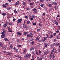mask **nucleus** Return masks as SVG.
<instances>
[{
    "mask_svg": "<svg viewBox=\"0 0 60 60\" xmlns=\"http://www.w3.org/2000/svg\"><path fill=\"white\" fill-rule=\"evenodd\" d=\"M22 19H18L17 21V22L18 23H19L20 24L22 21Z\"/></svg>",
    "mask_w": 60,
    "mask_h": 60,
    "instance_id": "obj_1",
    "label": "nucleus"
},
{
    "mask_svg": "<svg viewBox=\"0 0 60 60\" xmlns=\"http://www.w3.org/2000/svg\"><path fill=\"white\" fill-rule=\"evenodd\" d=\"M31 56V54L30 53L27 54H26V56L28 58H30V56Z\"/></svg>",
    "mask_w": 60,
    "mask_h": 60,
    "instance_id": "obj_2",
    "label": "nucleus"
},
{
    "mask_svg": "<svg viewBox=\"0 0 60 60\" xmlns=\"http://www.w3.org/2000/svg\"><path fill=\"white\" fill-rule=\"evenodd\" d=\"M52 5H56L57 4L56 2H55V1H53L52 3Z\"/></svg>",
    "mask_w": 60,
    "mask_h": 60,
    "instance_id": "obj_3",
    "label": "nucleus"
},
{
    "mask_svg": "<svg viewBox=\"0 0 60 60\" xmlns=\"http://www.w3.org/2000/svg\"><path fill=\"white\" fill-rule=\"evenodd\" d=\"M50 37H49V36L48 37H46V38H47V39H51L53 37V35L52 34V35H51L50 36Z\"/></svg>",
    "mask_w": 60,
    "mask_h": 60,
    "instance_id": "obj_4",
    "label": "nucleus"
},
{
    "mask_svg": "<svg viewBox=\"0 0 60 60\" xmlns=\"http://www.w3.org/2000/svg\"><path fill=\"white\" fill-rule=\"evenodd\" d=\"M33 11H34V13H36L37 12V9L35 8H34L33 9Z\"/></svg>",
    "mask_w": 60,
    "mask_h": 60,
    "instance_id": "obj_5",
    "label": "nucleus"
},
{
    "mask_svg": "<svg viewBox=\"0 0 60 60\" xmlns=\"http://www.w3.org/2000/svg\"><path fill=\"white\" fill-rule=\"evenodd\" d=\"M44 39L42 40H41V41L42 42V41L43 42H44L45 41V40H46V38L45 37H44Z\"/></svg>",
    "mask_w": 60,
    "mask_h": 60,
    "instance_id": "obj_6",
    "label": "nucleus"
},
{
    "mask_svg": "<svg viewBox=\"0 0 60 60\" xmlns=\"http://www.w3.org/2000/svg\"><path fill=\"white\" fill-rule=\"evenodd\" d=\"M5 37H6V35L5 34L1 35V37L2 38H4Z\"/></svg>",
    "mask_w": 60,
    "mask_h": 60,
    "instance_id": "obj_7",
    "label": "nucleus"
},
{
    "mask_svg": "<svg viewBox=\"0 0 60 60\" xmlns=\"http://www.w3.org/2000/svg\"><path fill=\"white\" fill-rule=\"evenodd\" d=\"M30 37L31 38H33V36H34V35H33V34L32 33H30Z\"/></svg>",
    "mask_w": 60,
    "mask_h": 60,
    "instance_id": "obj_8",
    "label": "nucleus"
},
{
    "mask_svg": "<svg viewBox=\"0 0 60 60\" xmlns=\"http://www.w3.org/2000/svg\"><path fill=\"white\" fill-rule=\"evenodd\" d=\"M19 2L18 1L16 2L15 5H17H17H19Z\"/></svg>",
    "mask_w": 60,
    "mask_h": 60,
    "instance_id": "obj_9",
    "label": "nucleus"
},
{
    "mask_svg": "<svg viewBox=\"0 0 60 60\" xmlns=\"http://www.w3.org/2000/svg\"><path fill=\"white\" fill-rule=\"evenodd\" d=\"M26 49H24L23 50L22 52L24 54L26 53Z\"/></svg>",
    "mask_w": 60,
    "mask_h": 60,
    "instance_id": "obj_10",
    "label": "nucleus"
},
{
    "mask_svg": "<svg viewBox=\"0 0 60 60\" xmlns=\"http://www.w3.org/2000/svg\"><path fill=\"white\" fill-rule=\"evenodd\" d=\"M32 58H33V57L35 55V53H34V52H32Z\"/></svg>",
    "mask_w": 60,
    "mask_h": 60,
    "instance_id": "obj_11",
    "label": "nucleus"
},
{
    "mask_svg": "<svg viewBox=\"0 0 60 60\" xmlns=\"http://www.w3.org/2000/svg\"><path fill=\"white\" fill-rule=\"evenodd\" d=\"M23 26L24 28H25L26 29H27L28 27L26 25H25V24H23Z\"/></svg>",
    "mask_w": 60,
    "mask_h": 60,
    "instance_id": "obj_12",
    "label": "nucleus"
},
{
    "mask_svg": "<svg viewBox=\"0 0 60 60\" xmlns=\"http://www.w3.org/2000/svg\"><path fill=\"white\" fill-rule=\"evenodd\" d=\"M11 55V53L10 52H7V54H6V55H8V56H10Z\"/></svg>",
    "mask_w": 60,
    "mask_h": 60,
    "instance_id": "obj_13",
    "label": "nucleus"
},
{
    "mask_svg": "<svg viewBox=\"0 0 60 60\" xmlns=\"http://www.w3.org/2000/svg\"><path fill=\"white\" fill-rule=\"evenodd\" d=\"M4 40L6 41H9V40L7 38H4Z\"/></svg>",
    "mask_w": 60,
    "mask_h": 60,
    "instance_id": "obj_14",
    "label": "nucleus"
},
{
    "mask_svg": "<svg viewBox=\"0 0 60 60\" xmlns=\"http://www.w3.org/2000/svg\"><path fill=\"white\" fill-rule=\"evenodd\" d=\"M3 46L4 45H3V43H2L0 42V47H3Z\"/></svg>",
    "mask_w": 60,
    "mask_h": 60,
    "instance_id": "obj_15",
    "label": "nucleus"
},
{
    "mask_svg": "<svg viewBox=\"0 0 60 60\" xmlns=\"http://www.w3.org/2000/svg\"><path fill=\"white\" fill-rule=\"evenodd\" d=\"M17 33L18 34V35H19H19H22V34H21V33L19 32H17Z\"/></svg>",
    "mask_w": 60,
    "mask_h": 60,
    "instance_id": "obj_16",
    "label": "nucleus"
},
{
    "mask_svg": "<svg viewBox=\"0 0 60 60\" xmlns=\"http://www.w3.org/2000/svg\"><path fill=\"white\" fill-rule=\"evenodd\" d=\"M30 23V22L29 21H28L27 22H26V23L27 24H29Z\"/></svg>",
    "mask_w": 60,
    "mask_h": 60,
    "instance_id": "obj_17",
    "label": "nucleus"
},
{
    "mask_svg": "<svg viewBox=\"0 0 60 60\" xmlns=\"http://www.w3.org/2000/svg\"><path fill=\"white\" fill-rule=\"evenodd\" d=\"M7 26V25L6 24H4L3 25V26L5 27H6Z\"/></svg>",
    "mask_w": 60,
    "mask_h": 60,
    "instance_id": "obj_18",
    "label": "nucleus"
},
{
    "mask_svg": "<svg viewBox=\"0 0 60 60\" xmlns=\"http://www.w3.org/2000/svg\"><path fill=\"white\" fill-rule=\"evenodd\" d=\"M53 57V56L52 55V54H50V56H49V58H52Z\"/></svg>",
    "mask_w": 60,
    "mask_h": 60,
    "instance_id": "obj_19",
    "label": "nucleus"
},
{
    "mask_svg": "<svg viewBox=\"0 0 60 60\" xmlns=\"http://www.w3.org/2000/svg\"><path fill=\"white\" fill-rule=\"evenodd\" d=\"M2 31L3 32H4V33H6V31L5 30H3Z\"/></svg>",
    "mask_w": 60,
    "mask_h": 60,
    "instance_id": "obj_20",
    "label": "nucleus"
},
{
    "mask_svg": "<svg viewBox=\"0 0 60 60\" xmlns=\"http://www.w3.org/2000/svg\"><path fill=\"white\" fill-rule=\"evenodd\" d=\"M44 4H41L40 5L41 7H44Z\"/></svg>",
    "mask_w": 60,
    "mask_h": 60,
    "instance_id": "obj_21",
    "label": "nucleus"
},
{
    "mask_svg": "<svg viewBox=\"0 0 60 60\" xmlns=\"http://www.w3.org/2000/svg\"><path fill=\"white\" fill-rule=\"evenodd\" d=\"M34 42H31L30 44L31 45H34Z\"/></svg>",
    "mask_w": 60,
    "mask_h": 60,
    "instance_id": "obj_22",
    "label": "nucleus"
},
{
    "mask_svg": "<svg viewBox=\"0 0 60 60\" xmlns=\"http://www.w3.org/2000/svg\"><path fill=\"white\" fill-rule=\"evenodd\" d=\"M36 53L37 55H39V53H38V51H36Z\"/></svg>",
    "mask_w": 60,
    "mask_h": 60,
    "instance_id": "obj_23",
    "label": "nucleus"
},
{
    "mask_svg": "<svg viewBox=\"0 0 60 60\" xmlns=\"http://www.w3.org/2000/svg\"><path fill=\"white\" fill-rule=\"evenodd\" d=\"M53 45H54V46H57V43H54L53 44Z\"/></svg>",
    "mask_w": 60,
    "mask_h": 60,
    "instance_id": "obj_24",
    "label": "nucleus"
},
{
    "mask_svg": "<svg viewBox=\"0 0 60 60\" xmlns=\"http://www.w3.org/2000/svg\"><path fill=\"white\" fill-rule=\"evenodd\" d=\"M34 50V48L33 47H31V48L30 51H32V50Z\"/></svg>",
    "mask_w": 60,
    "mask_h": 60,
    "instance_id": "obj_25",
    "label": "nucleus"
},
{
    "mask_svg": "<svg viewBox=\"0 0 60 60\" xmlns=\"http://www.w3.org/2000/svg\"><path fill=\"white\" fill-rule=\"evenodd\" d=\"M34 40V38H31L30 40V41H33Z\"/></svg>",
    "mask_w": 60,
    "mask_h": 60,
    "instance_id": "obj_26",
    "label": "nucleus"
},
{
    "mask_svg": "<svg viewBox=\"0 0 60 60\" xmlns=\"http://www.w3.org/2000/svg\"><path fill=\"white\" fill-rule=\"evenodd\" d=\"M55 23L56 25H58V23L56 21L55 22Z\"/></svg>",
    "mask_w": 60,
    "mask_h": 60,
    "instance_id": "obj_27",
    "label": "nucleus"
},
{
    "mask_svg": "<svg viewBox=\"0 0 60 60\" xmlns=\"http://www.w3.org/2000/svg\"><path fill=\"white\" fill-rule=\"evenodd\" d=\"M9 25L10 26H12V23L11 22H10L9 23Z\"/></svg>",
    "mask_w": 60,
    "mask_h": 60,
    "instance_id": "obj_28",
    "label": "nucleus"
},
{
    "mask_svg": "<svg viewBox=\"0 0 60 60\" xmlns=\"http://www.w3.org/2000/svg\"><path fill=\"white\" fill-rule=\"evenodd\" d=\"M13 47V46H12V45H10V48H12Z\"/></svg>",
    "mask_w": 60,
    "mask_h": 60,
    "instance_id": "obj_29",
    "label": "nucleus"
},
{
    "mask_svg": "<svg viewBox=\"0 0 60 60\" xmlns=\"http://www.w3.org/2000/svg\"><path fill=\"white\" fill-rule=\"evenodd\" d=\"M20 56H19V55H18L17 56V57H18L19 58H20V59H21V58H22L21 57H20Z\"/></svg>",
    "mask_w": 60,
    "mask_h": 60,
    "instance_id": "obj_30",
    "label": "nucleus"
},
{
    "mask_svg": "<svg viewBox=\"0 0 60 60\" xmlns=\"http://www.w3.org/2000/svg\"><path fill=\"white\" fill-rule=\"evenodd\" d=\"M35 16L34 15H32V18H35Z\"/></svg>",
    "mask_w": 60,
    "mask_h": 60,
    "instance_id": "obj_31",
    "label": "nucleus"
},
{
    "mask_svg": "<svg viewBox=\"0 0 60 60\" xmlns=\"http://www.w3.org/2000/svg\"><path fill=\"white\" fill-rule=\"evenodd\" d=\"M3 6L4 7H5V8H6V6L5 4H3Z\"/></svg>",
    "mask_w": 60,
    "mask_h": 60,
    "instance_id": "obj_32",
    "label": "nucleus"
},
{
    "mask_svg": "<svg viewBox=\"0 0 60 60\" xmlns=\"http://www.w3.org/2000/svg\"><path fill=\"white\" fill-rule=\"evenodd\" d=\"M24 18H25V19H28V16H24Z\"/></svg>",
    "mask_w": 60,
    "mask_h": 60,
    "instance_id": "obj_33",
    "label": "nucleus"
},
{
    "mask_svg": "<svg viewBox=\"0 0 60 60\" xmlns=\"http://www.w3.org/2000/svg\"><path fill=\"white\" fill-rule=\"evenodd\" d=\"M13 31L11 30H9L8 31V32H9L10 33H11V32H13Z\"/></svg>",
    "mask_w": 60,
    "mask_h": 60,
    "instance_id": "obj_34",
    "label": "nucleus"
},
{
    "mask_svg": "<svg viewBox=\"0 0 60 60\" xmlns=\"http://www.w3.org/2000/svg\"><path fill=\"white\" fill-rule=\"evenodd\" d=\"M23 5H24V6H25V5H26V2H23Z\"/></svg>",
    "mask_w": 60,
    "mask_h": 60,
    "instance_id": "obj_35",
    "label": "nucleus"
},
{
    "mask_svg": "<svg viewBox=\"0 0 60 60\" xmlns=\"http://www.w3.org/2000/svg\"><path fill=\"white\" fill-rule=\"evenodd\" d=\"M52 6V5L51 4H49V5L48 6L49 7H51Z\"/></svg>",
    "mask_w": 60,
    "mask_h": 60,
    "instance_id": "obj_36",
    "label": "nucleus"
},
{
    "mask_svg": "<svg viewBox=\"0 0 60 60\" xmlns=\"http://www.w3.org/2000/svg\"><path fill=\"white\" fill-rule=\"evenodd\" d=\"M48 44V43H47L46 44H45V48H47V44Z\"/></svg>",
    "mask_w": 60,
    "mask_h": 60,
    "instance_id": "obj_37",
    "label": "nucleus"
},
{
    "mask_svg": "<svg viewBox=\"0 0 60 60\" xmlns=\"http://www.w3.org/2000/svg\"><path fill=\"white\" fill-rule=\"evenodd\" d=\"M14 12L15 13H17V11L16 10H14Z\"/></svg>",
    "mask_w": 60,
    "mask_h": 60,
    "instance_id": "obj_38",
    "label": "nucleus"
},
{
    "mask_svg": "<svg viewBox=\"0 0 60 60\" xmlns=\"http://www.w3.org/2000/svg\"><path fill=\"white\" fill-rule=\"evenodd\" d=\"M26 36L27 37H30V34H27Z\"/></svg>",
    "mask_w": 60,
    "mask_h": 60,
    "instance_id": "obj_39",
    "label": "nucleus"
},
{
    "mask_svg": "<svg viewBox=\"0 0 60 60\" xmlns=\"http://www.w3.org/2000/svg\"><path fill=\"white\" fill-rule=\"evenodd\" d=\"M17 47H19V48L20 47H21V46L20 45H17Z\"/></svg>",
    "mask_w": 60,
    "mask_h": 60,
    "instance_id": "obj_40",
    "label": "nucleus"
},
{
    "mask_svg": "<svg viewBox=\"0 0 60 60\" xmlns=\"http://www.w3.org/2000/svg\"><path fill=\"white\" fill-rule=\"evenodd\" d=\"M2 15L3 16H5V15H6V14H5L3 13H2Z\"/></svg>",
    "mask_w": 60,
    "mask_h": 60,
    "instance_id": "obj_41",
    "label": "nucleus"
},
{
    "mask_svg": "<svg viewBox=\"0 0 60 60\" xmlns=\"http://www.w3.org/2000/svg\"><path fill=\"white\" fill-rule=\"evenodd\" d=\"M54 8L55 10H57V7L56 6H55L54 7Z\"/></svg>",
    "mask_w": 60,
    "mask_h": 60,
    "instance_id": "obj_42",
    "label": "nucleus"
},
{
    "mask_svg": "<svg viewBox=\"0 0 60 60\" xmlns=\"http://www.w3.org/2000/svg\"><path fill=\"white\" fill-rule=\"evenodd\" d=\"M31 1H32V0H28V2L29 3L31 2Z\"/></svg>",
    "mask_w": 60,
    "mask_h": 60,
    "instance_id": "obj_43",
    "label": "nucleus"
},
{
    "mask_svg": "<svg viewBox=\"0 0 60 60\" xmlns=\"http://www.w3.org/2000/svg\"><path fill=\"white\" fill-rule=\"evenodd\" d=\"M36 39L38 40H40V38H39L38 37H36Z\"/></svg>",
    "mask_w": 60,
    "mask_h": 60,
    "instance_id": "obj_44",
    "label": "nucleus"
},
{
    "mask_svg": "<svg viewBox=\"0 0 60 60\" xmlns=\"http://www.w3.org/2000/svg\"><path fill=\"white\" fill-rule=\"evenodd\" d=\"M13 49L14 50L16 51V48L15 47H14L13 48Z\"/></svg>",
    "mask_w": 60,
    "mask_h": 60,
    "instance_id": "obj_45",
    "label": "nucleus"
},
{
    "mask_svg": "<svg viewBox=\"0 0 60 60\" xmlns=\"http://www.w3.org/2000/svg\"><path fill=\"white\" fill-rule=\"evenodd\" d=\"M60 43H59L57 44V46H59L60 45Z\"/></svg>",
    "mask_w": 60,
    "mask_h": 60,
    "instance_id": "obj_46",
    "label": "nucleus"
},
{
    "mask_svg": "<svg viewBox=\"0 0 60 60\" xmlns=\"http://www.w3.org/2000/svg\"><path fill=\"white\" fill-rule=\"evenodd\" d=\"M28 17L30 18H32V16L30 15H29Z\"/></svg>",
    "mask_w": 60,
    "mask_h": 60,
    "instance_id": "obj_47",
    "label": "nucleus"
},
{
    "mask_svg": "<svg viewBox=\"0 0 60 60\" xmlns=\"http://www.w3.org/2000/svg\"><path fill=\"white\" fill-rule=\"evenodd\" d=\"M44 55H45V56H46V55H47V54L46 53V52H44Z\"/></svg>",
    "mask_w": 60,
    "mask_h": 60,
    "instance_id": "obj_48",
    "label": "nucleus"
},
{
    "mask_svg": "<svg viewBox=\"0 0 60 60\" xmlns=\"http://www.w3.org/2000/svg\"><path fill=\"white\" fill-rule=\"evenodd\" d=\"M1 34L2 35H4V32H1Z\"/></svg>",
    "mask_w": 60,
    "mask_h": 60,
    "instance_id": "obj_49",
    "label": "nucleus"
},
{
    "mask_svg": "<svg viewBox=\"0 0 60 60\" xmlns=\"http://www.w3.org/2000/svg\"><path fill=\"white\" fill-rule=\"evenodd\" d=\"M14 56L16 57H18V55H14Z\"/></svg>",
    "mask_w": 60,
    "mask_h": 60,
    "instance_id": "obj_50",
    "label": "nucleus"
},
{
    "mask_svg": "<svg viewBox=\"0 0 60 60\" xmlns=\"http://www.w3.org/2000/svg\"><path fill=\"white\" fill-rule=\"evenodd\" d=\"M40 2H43V1H44V0H40Z\"/></svg>",
    "mask_w": 60,
    "mask_h": 60,
    "instance_id": "obj_51",
    "label": "nucleus"
},
{
    "mask_svg": "<svg viewBox=\"0 0 60 60\" xmlns=\"http://www.w3.org/2000/svg\"><path fill=\"white\" fill-rule=\"evenodd\" d=\"M45 52L47 54H49V52L48 51H46Z\"/></svg>",
    "mask_w": 60,
    "mask_h": 60,
    "instance_id": "obj_52",
    "label": "nucleus"
},
{
    "mask_svg": "<svg viewBox=\"0 0 60 60\" xmlns=\"http://www.w3.org/2000/svg\"><path fill=\"white\" fill-rule=\"evenodd\" d=\"M38 41L39 42H41V40H38Z\"/></svg>",
    "mask_w": 60,
    "mask_h": 60,
    "instance_id": "obj_53",
    "label": "nucleus"
},
{
    "mask_svg": "<svg viewBox=\"0 0 60 60\" xmlns=\"http://www.w3.org/2000/svg\"><path fill=\"white\" fill-rule=\"evenodd\" d=\"M53 49L54 50H56V48L55 47H54L53 48Z\"/></svg>",
    "mask_w": 60,
    "mask_h": 60,
    "instance_id": "obj_54",
    "label": "nucleus"
},
{
    "mask_svg": "<svg viewBox=\"0 0 60 60\" xmlns=\"http://www.w3.org/2000/svg\"><path fill=\"white\" fill-rule=\"evenodd\" d=\"M33 25H34V26H35L36 25V23H33Z\"/></svg>",
    "mask_w": 60,
    "mask_h": 60,
    "instance_id": "obj_55",
    "label": "nucleus"
},
{
    "mask_svg": "<svg viewBox=\"0 0 60 60\" xmlns=\"http://www.w3.org/2000/svg\"><path fill=\"white\" fill-rule=\"evenodd\" d=\"M8 8L9 9H12V7H9Z\"/></svg>",
    "mask_w": 60,
    "mask_h": 60,
    "instance_id": "obj_56",
    "label": "nucleus"
},
{
    "mask_svg": "<svg viewBox=\"0 0 60 60\" xmlns=\"http://www.w3.org/2000/svg\"><path fill=\"white\" fill-rule=\"evenodd\" d=\"M38 9H39V10H41V8L40 7H38Z\"/></svg>",
    "mask_w": 60,
    "mask_h": 60,
    "instance_id": "obj_57",
    "label": "nucleus"
},
{
    "mask_svg": "<svg viewBox=\"0 0 60 60\" xmlns=\"http://www.w3.org/2000/svg\"><path fill=\"white\" fill-rule=\"evenodd\" d=\"M5 5L6 6H8V3H6L5 4Z\"/></svg>",
    "mask_w": 60,
    "mask_h": 60,
    "instance_id": "obj_58",
    "label": "nucleus"
},
{
    "mask_svg": "<svg viewBox=\"0 0 60 60\" xmlns=\"http://www.w3.org/2000/svg\"><path fill=\"white\" fill-rule=\"evenodd\" d=\"M19 39H17L16 40L17 42H19Z\"/></svg>",
    "mask_w": 60,
    "mask_h": 60,
    "instance_id": "obj_59",
    "label": "nucleus"
},
{
    "mask_svg": "<svg viewBox=\"0 0 60 60\" xmlns=\"http://www.w3.org/2000/svg\"><path fill=\"white\" fill-rule=\"evenodd\" d=\"M23 34H27V32H23Z\"/></svg>",
    "mask_w": 60,
    "mask_h": 60,
    "instance_id": "obj_60",
    "label": "nucleus"
},
{
    "mask_svg": "<svg viewBox=\"0 0 60 60\" xmlns=\"http://www.w3.org/2000/svg\"><path fill=\"white\" fill-rule=\"evenodd\" d=\"M27 10H28V11H30V8H27Z\"/></svg>",
    "mask_w": 60,
    "mask_h": 60,
    "instance_id": "obj_61",
    "label": "nucleus"
},
{
    "mask_svg": "<svg viewBox=\"0 0 60 60\" xmlns=\"http://www.w3.org/2000/svg\"><path fill=\"white\" fill-rule=\"evenodd\" d=\"M42 15L44 16H45V13H43Z\"/></svg>",
    "mask_w": 60,
    "mask_h": 60,
    "instance_id": "obj_62",
    "label": "nucleus"
},
{
    "mask_svg": "<svg viewBox=\"0 0 60 60\" xmlns=\"http://www.w3.org/2000/svg\"><path fill=\"white\" fill-rule=\"evenodd\" d=\"M7 10H8V11H11V10H10V9H9V8H7Z\"/></svg>",
    "mask_w": 60,
    "mask_h": 60,
    "instance_id": "obj_63",
    "label": "nucleus"
},
{
    "mask_svg": "<svg viewBox=\"0 0 60 60\" xmlns=\"http://www.w3.org/2000/svg\"><path fill=\"white\" fill-rule=\"evenodd\" d=\"M34 48H35V49H37V47H34Z\"/></svg>",
    "mask_w": 60,
    "mask_h": 60,
    "instance_id": "obj_64",
    "label": "nucleus"
}]
</instances>
